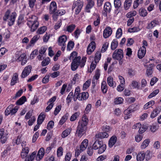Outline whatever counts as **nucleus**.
Here are the masks:
<instances>
[{"label": "nucleus", "instance_id": "obj_1", "mask_svg": "<svg viewBox=\"0 0 161 161\" xmlns=\"http://www.w3.org/2000/svg\"><path fill=\"white\" fill-rule=\"evenodd\" d=\"M77 53L75 52H72L70 55V59H73V61L71 64V69L73 71H75L80 65V67H83L85 65L86 61V58L85 57L82 58L80 61L81 57H76Z\"/></svg>", "mask_w": 161, "mask_h": 161}, {"label": "nucleus", "instance_id": "obj_2", "mask_svg": "<svg viewBox=\"0 0 161 161\" xmlns=\"http://www.w3.org/2000/svg\"><path fill=\"white\" fill-rule=\"evenodd\" d=\"M17 15V14L15 11L11 13L10 10L8 9L5 13L3 20L7 21L8 25L11 26L14 24Z\"/></svg>", "mask_w": 161, "mask_h": 161}, {"label": "nucleus", "instance_id": "obj_3", "mask_svg": "<svg viewBox=\"0 0 161 161\" xmlns=\"http://www.w3.org/2000/svg\"><path fill=\"white\" fill-rule=\"evenodd\" d=\"M37 20L38 18L36 16L32 15L30 17L27 25L31 28V31H34L38 27L39 23Z\"/></svg>", "mask_w": 161, "mask_h": 161}, {"label": "nucleus", "instance_id": "obj_4", "mask_svg": "<svg viewBox=\"0 0 161 161\" xmlns=\"http://www.w3.org/2000/svg\"><path fill=\"white\" fill-rule=\"evenodd\" d=\"M88 121V119L86 116L85 114L83 115L81 120L79 121V122L77 130L85 132Z\"/></svg>", "mask_w": 161, "mask_h": 161}, {"label": "nucleus", "instance_id": "obj_5", "mask_svg": "<svg viewBox=\"0 0 161 161\" xmlns=\"http://www.w3.org/2000/svg\"><path fill=\"white\" fill-rule=\"evenodd\" d=\"M93 149L96 150L99 149L98 153L101 154L104 152L106 148V146L103 144V142H95L92 145Z\"/></svg>", "mask_w": 161, "mask_h": 161}, {"label": "nucleus", "instance_id": "obj_6", "mask_svg": "<svg viewBox=\"0 0 161 161\" xmlns=\"http://www.w3.org/2000/svg\"><path fill=\"white\" fill-rule=\"evenodd\" d=\"M83 2L82 0H78L74 2L72 7V10L75 8V13L78 14L80 12L83 5Z\"/></svg>", "mask_w": 161, "mask_h": 161}, {"label": "nucleus", "instance_id": "obj_7", "mask_svg": "<svg viewBox=\"0 0 161 161\" xmlns=\"http://www.w3.org/2000/svg\"><path fill=\"white\" fill-rule=\"evenodd\" d=\"M113 58L116 60H122L123 57V51L121 49L115 50L112 55Z\"/></svg>", "mask_w": 161, "mask_h": 161}, {"label": "nucleus", "instance_id": "obj_8", "mask_svg": "<svg viewBox=\"0 0 161 161\" xmlns=\"http://www.w3.org/2000/svg\"><path fill=\"white\" fill-rule=\"evenodd\" d=\"M32 67L29 65L26 66L23 70L21 76L22 78H25L31 72Z\"/></svg>", "mask_w": 161, "mask_h": 161}, {"label": "nucleus", "instance_id": "obj_9", "mask_svg": "<svg viewBox=\"0 0 161 161\" xmlns=\"http://www.w3.org/2000/svg\"><path fill=\"white\" fill-rule=\"evenodd\" d=\"M25 143L26 142H23L21 144L23 148L21 153V156L23 158H25L27 157L29 152V149L28 147H23L25 146Z\"/></svg>", "mask_w": 161, "mask_h": 161}, {"label": "nucleus", "instance_id": "obj_10", "mask_svg": "<svg viewBox=\"0 0 161 161\" xmlns=\"http://www.w3.org/2000/svg\"><path fill=\"white\" fill-rule=\"evenodd\" d=\"M96 47L95 43L94 41L92 42L88 45L87 50V53L90 55L94 51Z\"/></svg>", "mask_w": 161, "mask_h": 161}, {"label": "nucleus", "instance_id": "obj_11", "mask_svg": "<svg viewBox=\"0 0 161 161\" xmlns=\"http://www.w3.org/2000/svg\"><path fill=\"white\" fill-rule=\"evenodd\" d=\"M159 22L158 20L156 19H154L148 23L147 28L148 29H151L155 27L158 25Z\"/></svg>", "mask_w": 161, "mask_h": 161}, {"label": "nucleus", "instance_id": "obj_12", "mask_svg": "<svg viewBox=\"0 0 161 161\" xmlns=\"http://www.w3.org/2000/svg\"><path fill=\"white\" fill-rule=\"evenodd\" d=\"M18 62L21 61V64L24 65L27 62L25 54L23 53L16 60Z\"/></svg>", "mask_w": 161, "mask_h": 161}, {"label": "nucleus", "instance_id": "obj_13", "mask_svg": "<svg viewBox=\"0 0 161 161\" xmlns=\"http://www.w3.org/2000/svg\"><path fill=\"white\" fill-rule=\"evenodd\" d=\"M57 8V4L55 2H52L50 4L49 13L50 14H52L55 12Z\"/></svg>", "mask_w": 161, "mask_h": 161}, {"label": "nucleus", "instance_id": "obj_14", "mask_svg": "<svg viewBox=\"0 0 161 161\" xmlns=\"http://www.w3.org/2000/svg\"><path fill=\"white\" fill-rule=\"evenodd\" d=\"M67 40V36L65 35H63L59 36L58 39V43L60 46L65 45Z\"/></svg>", "mask_w": 161, "mask_h": 161}, {"label": "nucleus", "instance_id": "obj_15", "mask_svg": "<svg viewBox=\"0 0 161 161\" xmlns=\"http://www.w3.org/2000/svg\"><path fill=\"white\" fill-rule=\"evenodd\" d=\"M112 33L111 28L109 26L107 27L104 29L103 32V36L106 38L109 37Z\"/></svg>", "mask_w": 161, "mask_h": 161}, {"label": "nucleus", "instance_id": "obj_16", "mask_svg": "<svg viewBox=\"0 0 161 161\" xmlns=\"http://www.w3.org/2000/svg\"><path fill=\"white\" fill-rule=\"evenodd\" d=\"M87 4L85 9V10L87 12H90V9L94 5V3L92 0H87Z\"/></svg>", "mask_w": 161, "mask_h": 161}, {"label": "nucleus", "instance_id": "obj_17", "mask_svg": "<svg viewBox=\"0 0 161 161\" xmlns=\"http://www.w3.org/2000/svg\"><path fill=\"white\" fill-rule=\"evenodd\" d=\"M40 37L39 35H37L34 36L31 39L30 41L29 44L27 46V48H29L30 47L33 46L35 43L38 41Z\"/></svg>", "mask_w": 161, "mask_h": 161}, {"label": "nucleus", "instance_id": "obj_18", "mask_svg": "<svg viewBox=\"0 0 161 161\" xmlns=\"http://www.w3.org/2000/svg\"><path fill=\"white\" fill-rule=\"evenodd\" d=\"M146 52V48L143 47H141L138 52V57L139 58H142L145 55Z\"/></svg>", "mask_w": 161, "mask_h": 161}, {"label": "nucleus", "instance_id": "obj_19", "mask_svg": "<svg viewBox=\"0 0 161 161\" xmlns=\"http://www.w3.org/2000/svg\"><path fill=\"white\" fill-rule=\"evenodd\" d=\"M145 157V154L143 152H140L137 155L136 160L137 161H143Z\"/></svg>", "mask_w": 161, "mask_h": 161}, {"label": "nucleus", "instance_id": "obj_20", "mask_svg": "<svg viewBox=\"0 0 161 161\" xmlns=\"http://www.w3.org/2000/svg\"><path fill=\"white\" fill-rule=\"evenodd\" d=\"M160 111L161 109L159 107H157L155 108L151 114V118H154L160 113Z\"/></svg>", "mask_w": 161, "mask_h": 161}, {"label": "nucleus", "instance_id": "obj_21", "mask_svg": "<svg viewBox=\"0 0 161 161\" xmlns=\"http://www.w3.org/2000/svg\"><path fill=\"white\" fill-rule=\"evenodd\" d=\"M109 135L106 132H100L95 136L96 138L103 139L104 138H107Z\"/></svg>", "mask_w": 161, "mask_h": 161}, {"label": "nucleus", "instance_id": "obj_22", "mask_svg": "<svg viewBox=\"0 0 161 161\" xmlns=\"http://www.w3.org/2000/svg\"><path fill=\"white\" fill-rule=\"evenodd\" d=\"M45 117V115L43 113H41L38 117L37 120V124L41 125Z\"/></svg>", "mask_w": 161, "mask_h": 161}, {"label": "nucleus", "instance_id": "obj_23", "mask_svg": "<svg viewBox=\"0 0 161 161\" xmlns=\"http://www.w3.org/2000/svg\"><path fill=\"white\" fill-rule=\"evenodd\" d=\"M101 90L104 93H106L108 87L107 85L106 82L105 80H103L101 83Z\"/></svg>", "mask_w": 161, "mask_h": 161}, {"label": "nucleus", "instance_id": "obj_24", "mask_svg": "<svg viewBox=\"0 0 161 161\" xmlns=\"http://www.w3.org/2000/svg\"><path fill=\"white\" fill-rule=\"evenodd\" d=\"M111 6L110 3L106 2L104 6V10L106 12H109L111 10Z\"/></svg>", "mask_w": 161, "mask_h": 161}, {"label": "nucleus", "instance_id": "obj_25", "mask_svg": "<svg viewBox=\"0 0 161 161\" xmlns=\"http://www.w3.org/2000/svg\"><path fill=\"white\" fill-rule=\"evenodd\" d=\"M132 0H125L124 3V8L125 10H128L131 6Z\"/></svg>", "mask_w": 161, "mask_h": 161}, {"label": "nucleus", "instance_id": "obj_26", "mask_svg": "<svg viewBox=\"0 0 161 161\" xmlns=\"http://www.w3.org/2000/svg\"><path fill=\"white\" fill-rule=\"evenodd\" d=\"M80 97H79V100H85L87 99L89 95L87 92H82L80 93Z\"/></svg>", "mask_w": 161, "mask_h": 161}, {"label": "nucleus", "instance_id": "obj_27", "mask_svg": "<svg viewBox=\"0 0 161 161\" xmlns=\"http://www.w3.org/2000/svg\"><path fill=\"white\" fill-rule=\"evenodd\" d=\"M71 131V128H68L64 130L62 134V137L65 138L69 134Z\"/></svg>", "mask_w": 161, "mask_h": 161}, {"label": "nucleus", "instance_id": "obj_28", "mask_svg": "<svg viewBox=\"0 0 161 161\" xmlns=\"http://www.w3.org/2000/svg\"><path fill=\"white\" fill-rule=\"evenodd\" d=\"M13 107V105H10L7 108L5 111V115H8L9 114L11 115Z\"/></svg>", "mask_w": 161, "mask_h": 161}, {"label": "nucleus", "instance_id": "obj_29", "mask_svg": "<svg viewBox=\"0 0 161 161\" xmlns=\"http://www.w3.org/2000/svg\"><path fill=\"white\" fill-rule=\"evenodd\" d=\"M101 53L99 51L97 52L95 54L94 59V61L96 64L99 62L101 58Z\"/></svg>", "mask_w": 161, "mask_h": 161}, {"label": "nucleus", "instance_id": "obj_30", "mask_svg": "<svg viewBox=\"0 0 161 161\" xmlns=\"http://www.w3.org/2000/svg\"><path fill=\"white\" fill-rule=\"evenodd\" d=\"M44 154V149L43 148H41L39 150L37 158H38L41 159L43 156Z\"/></svg>", "mask_w": 161, "mask_h": 161}, {"label": "nucleus", "instance_id": "obj_31", "mask_svg": "<svg viewBox=\"0 0 161 161\" xmlns=\"http://www.w3.org/2000/svg\"><path fill=\"white\" fill-rule=\"evenodd\" d=\"M26 101V98L25 96H22L16 102V104L18 105H21L24 103Z\"/></svg>", "mask_w": 161, "mask_h": 161}, {"label": "nucleus", "instance_id": "obj_32", "mask_svg": "<svg viewBox=\"0 0 161 161\" xmlns=\"http://www.w3.org/2000/svg\"><path fill=\"white\" fill-rule=\"evenodd\" d=\"M80 114V112H77L75 113L70 117V121H73L75 120L79 117Z\"/></svg>", "mask_w": 161, "mask_h": 161}, {"label": "nucleus", "instance_id": "obj_33", "mask_svg": "<svg viewBox=\"0 0 161 161\" xmlns=\"http://www.w3.org/2000/svg\"><path fill=\"white\" fill-rule=\"evenodd\" d=\"M88 145V142H82L80 146V148L81 151L85 150Z\"/></svg>", "mask_w": 161, "mask_h": 161}, {"label": "nucleus", "instance_id": "obj_34", "mask_svg": "<svg viewBox=\"0 0 161 161\" xmlns=\"http://www.w3.org/2000/svg\"><path fill=\"white\" fill-rule=\"evenodd\" d=\"M18 79V75L17 73H15L11 82V85L12 86L14 85Z\"/></svg>", "mask_w": 161, "mask_h": 161}, {"label": "nucleus", "instance_id": "obj_35", "mask_svg": "<svg viewBox=\"0 0 161 161\" xmlns=\"http://www.w3.org/2000/svg\"><path fill=\"white\" fill-rule=\"evenodd\" d=\"M155 103V102L154 101L152 100L151 101L148 103H147L144 106V108L145 109H147L152 107L153 105Z\"/></svg>", "mask_w": 161, "mask_h": 161}, {"label": "nucleus", "instance_id": "obj_36", "mask_svg": "<svg viewBox=\"0 0 161 161\" xmlns=\"http://www.w3.org/2000/svg\"><path fill=\"white\" fill-rule=\"evenodd\" d=\"M141 29L138 27H134L129 28L128 30V31L130 33H135L138 32Z\"/></svg>", "mask_w": 161, "mask_h": 161}, {"label": "nucleus", "instance_id": "obj_37", "mask_svg": "<svg viewBox=\"0 0 161 161\" xmlns=\"http://www.w3.org/2000/svg\"><path fill=\"white\" fill-rule=\"evenodd\" d=\"M143 0H135L133 3V8H136L140 4L143 2Z\"/></svg>", "mask_w": 161, "mask_h": 161}, {"label": "nucleus", "instance_id": "obj_38", "mask_svg": "<svg viewBox=\"0 0 161 161\" xmlns=\"http://www.w3.org/2000/svg\"><path fill=\"white\" fill-rule=\"evenodd\" d=\"M124 101V99L121 97H119L116 98L114 100V103L116 104H121Z\"/></svg>", "mask_w": 161, "mask_h": 161}, {"label": "nucleus", "instance_id": "obj_39", "mask_svg": "<svg viewBox=\"0 0 161 161\" xmlns=\"http://www.w3.org/2000/svg\"><path fill=\"white\" fill-rule=\"evenodd\" d=\"M47 27L45 26H43L39 28L37 31V33L40 34H43L46 31Z\"/></svg>", "mask_w": 161, "mask_h": 161}, {"label": "nucleus", "instance_id": "obj_40", "mask_svg": "<svg viewBox=\"0 0 161 161\" xmlns=\"http://www.w3.org/2000/svg\"><path fill=\"white\" fill-rule=\"evenodd\" d=\"M75 27V25L74 24H71L67 26L66 27V31L69 32H72Z\"/></svg>", "mask_w": 161, "mask_h": 161}, {"label": "nucleus", "instance_id": "obj_41", "mask_svg": "<svg viewBox=\"0 0 161 161\" xmlns=\"http://www.w3.org/2000/svg\"><path fill=\"white\" fill-rule=\"evenodd\" d=\"M139 13L140 15L143 17L146 16L147 14V10L143 8H141L139 9Z\"/></svg>", "mask_w": 161, "mask_h": 161}, {"label": "nucleus", "instance_id": "obj_42", "mask_svg": "<svg viewBox=\"0 0 161 161\" xmlns=\"http://www.w3.org/2000/svg\"><path fill=\"white\" fill-rule=\"evenodd\" d=\"M107 81L109 86L111 87L113 86L114 83L115 82L113 81V79L111 76H109L107 78Z\"/></svg>", "mask_w": 161, "mask_h": 161}, {"label": "nucleus", "instance_id": "obj_43", "mask_svg": "<svg viewBox=\"0 0 161 161\" xmlns=\"http://www.w3.org/2000/svg\"><path fill=\"white\" fill-rule=\"evenodd\" d=\"M68 117V114H66L64 115L61 118L59 122L60 125H62L67 120Z\"/></svg>", "mask_w": 161, "mask_h": 161}, {"label": "nucleus", "instance_id": "obj_44", "mask_svg": "<svg viewBox=\"0 0 161 161\" xmlns=\"http://www.w3.org/2000/svg\"><path fill=\"white\" fill-rule=\"evenodd\" d=\"M118 45V42L116 39H114L111 44V48L112 50L115 49Z\"/></svg>", "mask_w": 161, "mask_h": 161}, {"label": "nucleus", "instance_id": "obj_45", "mask_svg": "<svg viewBox=\"0 0 161 161\" xmlns=\"http://www.w3.org/2000/svg\"><path fill=\"white\" fill-rule=\"evenodd\" d=\"M50 60L49 58L47 57L44 59L42 62V65L43 66H46L49 64Z\"/></svg>", "mask_w": 161, "mask_h": 161}, {"label": "nucleus", "instance_id": "obj_46", "mask_svg": "<svg viewBox=\"0 0 161 161\" xmlns=\"http://www.w3.org/2000/svg\"><path fill=\"white\" fill-rule=\"evenodd\" d=\"M74 97V94L73 92H70L66 98L67 102L68 103H69Z\"/></svg>", "mask_w": 161, "mask_h": 161}, {"label": "nucleus", "instance_id": "obj_47", "mask_svg": "<svg viewBox=\"0 0 161 161\" xmlns=\"http://www.w3.org/2000/svg\"><path fill=\"white\" fill-rule=\"evenodd\" d=\"M91 83V80H87L84 84L83 86V90H86L90 86Z\"/></svg>", "mask_w": 161, "mask_h": 161}, {"label": "nucleus", "instance_id": "obj_48", "mask_svg": "<svg viewBox=\"0 0 161 161\" xmlns=\"http://www.w3.org/2000/svg\"><path fill=\"white\" fill-rule=\"evenodd\" d=\"M36 153H33L29 157L26 158L25 159V161H32L35 157Z\"/></svg>", "mask_w": 161, "mask_h": 161}, {"label": "nucleus", "instance_id": "obj_49", "mask_svg": "<svg viewBox=\"0 0 161 161\" xmlns=\"http://www.w3.org/2000/svg\"><path fill=\"white\" fill-rule=\"evenodd\" d=\"M130 85L132 88H139V86L138 82L136 80H132Z\"/></svg>", "mask_w": 161, "mask_h": 161}, {"label": "nucleus", "instance_id": "obj_50", "mask_svg": "<svg viewBox=\"0 0 161 161\" xmlns=\"http://www.w3.org/2000/svg\"><path fill=\"white\" fill-rule=\"evenodd\" d=\"M137 14V12L135 11H132L128 12L126 14V16L128 18H130L131 17L135 16Z\"/></svg>", "mask_w": 161, "mask_h": 161}, {"label": "nucleus", "instance_id": "obj_51", "mask_svg": "<svg viewBox=\"0 0 161 161\" xmlns=\"http://www.w3.org/2000/svg\"><path fill=\"white\" fill-rule=\"evenodd\" d=\"M114 4L115 7L118 9L121 5V1L120 0H114Z\"/></svg>", "mask_w": 161, "mask_h": 161}, {"label": "nucleus", "instance_id": "obj_52", "mask_svg": "<svg viewBox=\"0 0 161 161\" xmlns=\"http://www.w3.org/2000/svg\"><path fill=\"white\" fill-rule=\"evenodd\" d=\"M81 78L80 75L79 74H76L74 75V77L73 79V80L74 81L72 82L73 83L75 84L76 81H78Z\"/></svg>", "mask_w": 161, "mask_h": 161}, {"label": "nucleus", "instance_id": "obj_53", "mask_svg": "<svg viewBox=\"0 0 161 161\" xmlns=\"http://www.w3.org/2000/svg\"><path fill=\"white\" fill-rule=\"evenodd\" d=\"M122 34V29L121 28H119L118 29L116 32V37L117 38H120Z\"/></svg>", "mask_w": 161, "mask_h": 161}, {"label": "nucleus", "instance_id": "obj_54", "mask_svg": "<svg viewBox=\"0 0 161 161\" xmlns=\"http://www.w3.org/2000/svg\"><path fill=\"white\" fill-rule=\"evenodd\" d=\"M147 128L146 126L143 125H141L138 130V132L139 133L142 134L144 133L146 130Z\"/></svg>", "mask_w": 161, "mask_h": 161}, {"label": "nucleus", "instance_id": "obj_55", "mask_svg": "<svg viewBox=\"0 0 161 161\" xmlns=\"http://www.w3.org/2000/svg\"><path fill=\"white\" fill-rule=\"evenodd\" d=\"M62 24V20L60 19L57 23L55 24L54 28L55 30H57L60 28Z\"/></svg>", "mask_w": 161, "mask_h": 161}, {"label": "nucleus", "instance_id": "obj_56", "mask_svg": "<svg viewBox=\"0 0 161 161\" xmlns=\"http://www.w3.org/2000/svg\"><path fill=\"white\" fill-rule=\"evenodd\" d=\"M159 92V91L158 89H156V90H154L152 92L149 96H148V98H151L155 96Z\"/></svg>", "mask_w": 161, "mask_h": 161}, {"label": "nucleus", "instance_id": "obj_57", "mask_svg": "<svg viewBox=\"0 0 161 161\" xmlns=\"http://www.w3.org/2000/svg\"><path fill=\"white\" fill-rule=\"evenodd\" d=\"M108 46V42H105L103 45L102 49L101 52L102 53L104 52L107 49Z\"/></svg>", "mask_w": 161, "mask_h": 161}, {"label": "nucleus", "instance_id": "obj_58", "mask_svg": "<svg viewBox=\"0 0 161 161\" xmlns=\"http://www.w3.org/2000/svg\"><path fill=\"white\" fill-rule=\"evenodd\" d=\"M74 43L70 41L69 42L67 45V50L69 51L71 50L74 47Z\"/></svg>", "mask_w": 161, "mask_h": 161}, {"label": "nucleus", "instance_id": "obj_59", "mask_svg": "<svg viewBox=\"0 0 161 161\" xmlns=\"http://www.w3.org/2000/svg\"><path fill=\"white\" fill-rule=\"evenodd\" d=\"M100 75V71L99 69H97L95 71V75L93 77L96 80H97L99 78Z\"/></svg>", "mask_w": 161, "mask_h": 161}, {"label": "nucleus", "instance_id": "obj_60", "mask_svg": "<svg viewBox=\"0 0 161 161\" xmlns=\"http://www.w3.org/2000/svg\"><path fill=\"white\" fill-rule=\"evenodd\" d=\"M61 108V105H58L57 106L54 110V114L55 115H56L60 112Z\"/></svg>", "mask_w": 161, "mask_h": 161}, {"label": "nucleus", "instance_id": "obj_61", "mask_svg": "<svg viewBox=\"0 0 161 161\" xmlns=\"http://www.w3.org/2000/svg\"><path fill=\"white\" fill-rule=\"evenodd\" d=\"M149 142H143L141 146V148L142 149L145 148L148 146L149 144Z\"/></svg>", "mask_w": 161, "mask_h": 161}, {"label": "nucleus", "instance_id": "obj_62", "mask_svg": "<svg viewBox=\"0 0 161 161\" xmlns=\"http://www.w3.org/2000/svg\"><path fill=\"white\" fill-rule=\"evenodd\" d=\"M146 159V160H148L151 158V156L150 153V151L147 150L145 153Z\"/></svg>", "mask_w": 161, "mask_h": 161}, {"label": "nucleus", "instance_id": "obj_63", "mask_svg": "<svg viewBox=\"0 0 161 161\" xmlns=\"http://www.w3.org/2000/svg\"><path fill=\"white\" fill-rule=\"evenodd\" d=\"M49 34L46 33L43 37V42H47L49 39Z\"/></svg>", "mask_w": 161, "mask_h": 161}, {"label": "nucleus", "instance_id": "obj_64", "mask_svg": "<svg viewBox=\"0 0 161 161\" xmlns=\"http://www.w3.org/2000/svg\"><path fill=\"white\" fill-rule=\"evenodd\" d=\"M150 129L151 131L153 132L158 129V127L157 125H153L150 126Z\"/></svg>", "mask_w": 161, "mask_h": 161}]
</instances>
